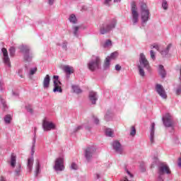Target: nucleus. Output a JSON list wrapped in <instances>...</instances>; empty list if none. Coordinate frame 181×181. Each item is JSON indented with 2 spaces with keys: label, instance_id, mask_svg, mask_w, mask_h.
<instances>
[{
  "label": "nucleus",
  "instance_id": "bf43d9fd",
  "mask_svg": "<svg viewBox=\"0 0 181 181\" xmlns=\"http://www.w3.org/2000/svg\"><path fill=\"white\" fill-rule=\"evenodd\" d=\"M0 181H6V178L5 177H1Z\"/></svg>",
  "mask_w": 181,
  "mask_h": 181
},
{
  "label": "nucleus",
  "instance_id": "6ab92c4d",
  "mask_svg": "<svg viewBox=\"0 0 181 181\" xmlns=\"http://www.w3.org/2000/svg\"><path fill=\"white\" fill-rule=\"evenodd\" d=\"M42 84H43L44 88H49L50 86V76H49V74L46 75L45 77L44 78Z\"/></svg>",
  "mask_w": 181,
  "mask_h": 181
},
{
  "label": "nucleus",
  "instance_id": "a211bd4d",
  "mask_svg": "<svg viewBox=\"0 0 181 181\" xmlns=\"http://www.w3.org/2000/svg\"><path fill=\"white\" fill-rule=\"evenodd\" d=\"M155 123H152L150 129V142L153 144L155 142Z\"/></svg>",
  "mask_w": 181,
  "mask_h": 181
},
{
  "label": "nucleus",
  "instance_id": "a878e982",
  "mask_svg": "<svg viewBox=\"0 0 181 181\" xmlns=\"http://www.w3.org/2000/svg\"><path fill=\"white\" fill-rule=\"evenodd\" d=\"M72 90L74 93H76V94H81V93H83V90H81V89L80 88V87L76 86V85H73L72 86Z\"/></svg>",
  "mask_w": 181,
  "mask_h": 181
},
{
  "label": "nucleus",
  "instance_id": "6e6552de",
  "mask_svg": "<svg viewBox=\"0 0 181 181\" xmlns=\"http://www.w3.org/2000/svg\"><path fill=\"white\" fill-rule=\"evenodd\" d=\"M162 121L163 122V125H165L167 128H170L175 124L173 117H172V115H170L169 113L165 114L163 117Z\"/></svg>",
  "mask_w": 181,
  "mask_h": 181
},
{
  "label": "nucleus",
  "instance_id": "72a5a7b5",
  "mask_svg": "<svg viewBox=\"0 0 181 181\" xmlns=\"http://www.w3.org/2000/svg\"><path fill=\"white\" fill-rule=\"evenodd\" d=\"M138 69H139V75L141 76V77H145V71H144V69H142V66H138Z\"/></svg>",
  "mask_w": 181,
  "mask_h": 181
},
{
  "label": "nucleus",
  "instance_id": "4be33fe9",
  "mask_svg": "<svg viewBox=\"0 0 181 181\" xmlns=\"http://www.w3.org/2000/svg\"><path fill=\"white\" fill-rule=\"evenodd\" d=\"M40 174V163L39 160L36 161V166H35V177H37L38 175Z\"/></svg>",
  "mask_w": 181,
  "mask_h": 181
},
{
  "label": "nucleus",
  "instance_id": "a18cd8bd",
  "mask_svg": "<svg viewBox=\"0 0 181 181\" xmlns=\"http://www.w3.org/2000/svg\"><path fill=\"white\" fill-rule=\"evenodd\" d=\"M150 56H151V58L152 59V60H155L156 59V56L155 52H153V50L150 51Z\"/></svg>",
  "mask_w": 181,
  "mask_h": 181
},
{
  "label": "nucleus",
  "instance_id": "423d86ee",
  "mask_svg": "<svg viewBox=\"0 0 181 181\" xmlns=\"http://www.w3.org/2000/svg\"><path fill=\"white\" fill-rule=\"evenodd\" d=\"M54 169L56 172H63L64 170V158L59 157L55 159Z\"/></svg>",
  "mask_w": 181,
  "mask_h": 181
},
{
  "label": "nucleus",
  "instance_id": "680f3d73",
  "mask_svg": "<svg viewBox=\"0 0 181 181\" xmlns=\"http://www.w3.org/2000/svg\"><path fill=\"white\" fill-rule=\"evenodd\" d=\"M0 90H1V91H2V83L1 82H0Z\"/></svg>",
  "mask_w": 181,
  "mask_h": 181
},
{
  "label": "nucleus",
  "instance_id": "c85d7f7f",
  "mask_svg": "<svg viewBox=\"0 0 181 181\" xmlns=\"http://www.w3.org/2000/svg\"><path fill=\"white\" fill-rule=\"evenodd\" d=\"M69 21L71 23H77V18L76 17V15L74 14H71L70 16H69Z\"/></svg>",
  "mask_w": 181,
  "mask_h": 181
},
{
  "label": "nucleus",
  "instance_id": "4c0bfd02",
  "mask_svg": "<svg viewBox=\"0 0 181 181\" xmlns=\"http://www.w3.org/2000/svg\"><path fill=\"white\" fill-rule=\"evenodd\" d=\"M0 101L4 110H6V108H8V105H6V101H5L4 99H2V98H0Z\"/></svg>",
  "mask_w": 181,
  "mask_h": 181
},
{
  "label": "nucleus",
  "instance_id": "0eeeda50",
  "mask_svg": "<svg viewBox=\"0 0 181 181\" xmlns=\"http://www.w3.org/2000/svg\"><path fill=\"white\" fill-rule=\"evenodd\" d=\"M132 17L133 25H136L139 21V13H138V8L135 2L132 4Z\"/></svg>",
  "mask_w": 181,
  "mask_h": 181
},
{
  "label": "nucleus",
  "instance_id": "473e14b6",
  "mask_svg": "<svg viewBox=\"0 0 181 181\" xmlns=\"http://www.w3.org/2000/svg\"><path fill=\"white\" fill-rule=\"evenodd\" d=\"M78 29H80V27L78 26H74L73 28L74 30V36H76V37H78Z\"/></svg>",
  "mask_w": 181,
  "mask_h": 181
},
{
  "label": "nucleus",
  "instance_id": "a19ab883",
  "mask_svg": "<svg viewBox=\"0 0 181 181\" xmlns=\"http://www.w3.org/2000/svg\"><path fill=\"white\" fill-rule=\"evenodd\" d=\"M112 45V42H111L110 40H107L103 45V47H108V46H111Z\"/></svg>",
  "mask_w": 181,
  "mask_h": 181
},
{
  "label": "nucleus",
  "instance_id": "4d7b16f0",
  "mask_svg": "<svg viewBox=\"0 0 181 181\" xmlns=\"http://www.w3.org/2000/svg\"><path fill=\"white\" fill-rule=\"evenodd\" d=\"M49 5H53L54 4V0H48Z\"/></svg>",
  "mask_w": 181,
  "mask_h": 181
},
{
  "label": "nucleus",
  "instance_id": "bb28decb",
  "mask_svg": "<svg viewBox=\"0 0 181 181\" xmlns=\"http://www.w3.org/2000/svg\"><path fill=\"white\" fill-rule=\"evenodd\" d=\"M64 71H65V73H66V74H71V73H73V68L67 65L64 66Z\"/></svg>",
  "mask_w": 181,
  "mask_h": 181
},
{
  "label": "nucleus",
  "instance_id": "49530a36",
  "mask_svg": "<svg viewBox=\"0 0 181 181\" xmlns=\"http://www.w3.org/2000/svg\"><path fill=\"white\" fill-rule=\"evenodd\" d=\"M162 6H163V9H165V11H166V9H168V1H166V0L163 1Z\"/></svg>",
  "mask_w": 181,
  "mask_h": 181
},
{
  "label": "nucleus",
  "instance_id": "864d4df0",
  "mask_svg": "<svg viewBox=\"0 0 181 181\" xmlns=\"http://www.w3.org/2000/svg\"><path fill=\"white\" fill-rule=\"evenodd\" d=\"M22 71L23 70L22 69H18V76H20V77H21V78H23V75H22Z\"/></svg>",
  "mask_w": 181,
  "mask_h": 181
},
{
  "label": "nucleus",
  "instance_id": "1a4fd4ad",
  "mask_svg": "<svg viewBox=\"0 0 181 181\" xmlns=\"http://www.w3.org/2000/svg\"><path fill=\"white\" fill-rule=\"evenodd\" d=\"M53 83H54V93H63V89L62 88V82L59 80V76L54 75L53 76Z\"/></svg>",
  "mask_w": 181,
  "mask_h": 181
},
{
  "label": "nucleus",
  "instance_id": "cd10ccee",
  "mask_svg": "<svg viewBox=\"0 0 181 181\" xmlns=\"http://www.w3.org/2000/svg\"><path fill=\"white\" fill-rule=\"evenodd\" d=\"M105 135H106V136H110V137L112 138V136H114V130H112L111 129H106Z\"/></svg>",
  "mask_w": 181,
  "mask_h": 181
},
{
  "label": "nucleus",
  "instance_id": "dca6fc26",
  "mask_svg": "<svg viewBox=\"0 0 181 181\" xmlns=\"http://www.w3.org/2000/svg\"><path fill=\"white\" fill-rule=\"evenodd\" d=\"M1 52L3 54L4 63L6 64V66H8V67H11V59L8 55V50L6 48H2Z\"/></svg>",
  "mask_w": 181,
  "mask_h": 181
},
{
  "label": "nucleus",
  "instance_id": "338daca9",
  "mask_svg": "<svg viewBox=\"0 0 181 181\" xmlns=\"http://www.w3.org/2000/svg\"><path fill=\"white\" fill-rule=\"evenodd\" d=\"M142 172H145V169H143V170H142Z\"/></svg>",
  "mask_w": 181,
  "mask_h": 181
},
{
  "label": "nucleus",
  "instance_id": "393cba45",
  "mask_svg": "<svg viewBox=\"0 0 181 181\" xmlns=\"http://www.w3.org/2000/svg\"><path fill=\"white\" fill-rule=\"evenodd\" d=\"M110 62H111V59H110V57H107L103 65L105 70L110 69Z\"/></svg>",
  "mask_w": 181,
  "mask_h": 181
},
{
  "label": "nucleus",
  "instance_id": "69168bd1",
  "mask_svg": "<svg viewBox=\"0 0 181 181\" xmlns=\"http://www.w3.org/2000/svg\"><path fill=\"white\" fill-rule=\"evenodd\" d=\"M123 181H131V180H128V178H125V180Z\"/></svg>",
  "mask_w": 181,
  "mask_h": 181
},
{
  "label": "nucleus",
  "instance_id": "c9c22d12",
  "mask_svg": "<svg viewBox=\"0 0 181 181\" xmlns=\"http://www.w3.org/2000/svg\"><path fill=\"white\" fill-rule=\"evenodd\" d=\"M25 110L28 111V112H30V114H33V109L32 108L31 105H25Z\"/></svg>",
  "mask_w": 181,
  "mask_h": 181
},
{
  "label": "nucleus",
  "instance_id": "8fccbe9b",
  "mask_svg": "<svg viewBox=\"0 0 181 181\" xmlns=\"http://www.w3.org/2000/svg\"><path fill=\"white\" fill-rule=\"evenodd\" d=\"M94 122L96 125H98L100 124V119L98 118L93 116Z\"/></svg>",
  "mask_w": 181,
  "mask_h": 181
},
{
  "label": "nucleus",
  "instance_id": "5701e85b",
  "mask_svg": "<svg viewBox=\"0 0 181 181\" xmlns=\"http://www.w3.org/2000/svg\"><path fill=\"white\" fill-rule=\"evenodd\" d=\"M16 165V156H15V153L11 154V168H15Z\"/></svg>",
  "mask_w": 181,
  "mask_h": 181
},
{
  "label": "nucleus",
  "instance_id": "f704fd0d",
  "mask_svg": "<svg viewBox=\"0 0 181 181\" xmlns=\"http://www.w3.org/2000/svg\"><path fill=\"white\" fill-rule=\"evenodd\" d=\"M117 56H118V52H115L112 53L110 57H110V60H114L115 59H117Z\"/></svg>",
  "mask_w": 181,
  "mask_h": 181
},
{
  "label": "nucleus",
  "instance_id": "f257e3e1",
  "mask_svg": "<svg viewBox=\"0 0 181 181\" xmlns=\"http://www.w3.org/2000/svg\"><path fill=\"white\" fill-rule=\"evenodd\" d=\"M88 69L90 71H95V70H100L101 69V58L98 56H92L91 59L88 62Z\"/></svg>",
  "mask_w": 181,
  "mask_h": 181
},
{
  "label": "nucleus",
  "instance_id": "f3484780",
  "mask_svg": "<svg viewBox=\"0 0 181 181\" xmlns=\"http://www.w3.org/2000/svg\"><path fill=\"white\" fill-rule=\"evenodd\" d=\"M88 97L91 104L95 105L97 100H98V95H97V92L90 91Z\"/></svg>",
  "mask_w": 181,
  "mask_h": 181
},
{
  "label": "nucleus",
  "instance_id": "2f4dec72",
  "mask_svg": "<svg viewBox=\"0 0 181 181\" xmlns=\"http://www.w3.org/2000/svg\"><path fill=\"white\" fill-rule=\"evenodd\" d=\"M21 168H22V165H21V164H18L16 166V169L15 170L16 176H19V175H21Z\"/></svg>",
  "mask_w": 181,
  "mask_h": 181
},
{
  "label": "nucleus",
  "instance_id": "b1692460",
  "mask_svg": "<svg viewBox=\"0 0 181 181\" xmlns=\"http://www.w3.org/2000/svg\"><path fill=\"white\" fill-rule=\"evenodd\" d=\"M105 121H111L112 119V112L111 110H107L105 116Z\"/></svg>",
  "mask_w": 181,
  "mask_h": 181
},
{
  "label": "nucleus",
  "instance_id": "9b49d317",
  "mask_svg": "<svg viewBox=\"0 0 181 181\" xmlns=\"http://www.w3.org/2000/svg\"><path fill=\"white\" fill-rule=\"evenodd\" d=\"M170 175V169L169 168V166L166 165V163H160L158 165V175Z\"/></svg>",
  "mask_w": 181,
  "mask_h": 181
},
{
  "label": "nucleus",
  "instance_id": "412c9836",
  "mask_svg": "<svg viewBox=\"0 0 181 181\" xmlns=\"http://www.w3.org/2000/svg\"><path fill=\"white\" fill-rule=\"evenodd\" d=\"M158 74L161 76L162 78H165V77H166V71L165 70L163 65H159Z\"/></svg>",
  "mask_w": 181,
  "mask_h": 181
},
{
  "label": "nucleus",
  "instance_id": "79ce46f5",
  "mask_svg": "<svg viewBox=\"0 0 181 181\" xmlns=\"http://www.w3.org/2000/svg\"><path fill=\"white\" fill-rule=\"evenodd\" d=\"M158 162L159 160L157 158V157H154L153 163L151 164V168H155V165H158Z\"/></svg>",
  "mask_w": 181,
  "mask_h": 181
},
{
  "label": "nucleus",
  "instance_id": "f03ea898",
  "mask_svg": "<svg viewBox=\"0 0 181 181\" xmlns=\"http://www.w3.org/2000/svg\"><path fill=\"white\" fill-rule=\"evenodd\" d=\"M37 128L35 127L34 128V138L33 140V146L31 148V157L28 158V163H27V168L28 169V172H32L33 169V162H34V158H33V155L35 154V145L36 144V131Z\"/></svg>",
  "mask_w": 181,
  "mask_h": 181
},
{
  "label": "nucleus",
  "instance_id": "58836bf2",
  "mask_svg": "<svg viewBox=\"0 0 181 181\" xmlns=\"http://www.w3.org/2000/svg\"><path fill=\"white\" fill-rule=\"evenodd\" d=\"M136 134V129H135V127L132 126L130 132L131 136H135Z\"/></svg>",
  "mask_w": 181,
  "mask_h": 181
},
{
  "label": "nucleus",
  "instance_id": "603ef678",
  "mask_svg": "<svg viewBox=\"0 0 181 181\" xmlns=\"http://www.w3.org/2000/svg\"><path fill=\"white\" fill-rule=\"evenodd\" d=\"M126 172H127V175H129L130 179H133L134 178V175H132L131 173V172H129V170H127Z\"/></svg>",
  "mask_w": 181,
  "mask_h": 181
},
{
  "label": "nucleus",
  "instance_id": "4468645a",
  "mask_svg": "<svg viewBox=\"0 0 181 181\" xmlns=\"http://www.w3.org/2000/svg\"><path fill=\"white\" fill-rule=\"evenodd\" d=\"M42 128L44 131H52V129H56V125L53 122L45 119L42 122Z\"/></svg>",
  "mask_w": 181,
  "mask_h": 181
},
{
  "label": "nucleus",
  "instance_id": "c03bdc74",
  "mask_svg": "<svg viewBox=\"0 0 181 181\" xmlns=\"http://www.w3.org/2000/svg\"><path fill=\"white\" fill-rule=\"evenodd\" d=\"M112 0H103V5H105V6H111V1Z\"/></svg>",
  "mask_w": 181,
  "mask_h": 181
},
{
  "label": "nucleus",
  "instance_id": "5fc2aeb1",
  "mask_svg": "<svg viewBox=\"0 0 181 181\" xmlns=\"http://www.w3.org/2000/svg\"><path fill=\"white\" fill-rule=\"evenodd\" d=\"M158 181H163V175H158Z\"/></svg>",
  "mask_w": 181,
  "mask_h": 181
},
{
  "label": "nucleus",
  "instance_id": "de8ad7c7",
  "mask_svg": "<svg viewBox=\"0 0 181 181\" xmlns=\"http://www.w3.org/2000/svg\"><path fill=\"white\" fill-rule=\"evenodd\" d=\"M151 49H156V50H158V52H159V45H156V44L151 45Z\"/></svg>",
  "mask_w": 181,
  "mask_h": 181
},
{
  "label": "nucleus",
  "instance_id": "ddd939ff",
  "mask_svg": "<svg viewBox=\"0 0 181 181\" xmlns=\"http://www.w3.org/2000/svg\"><path fill=\"white\" fill-rule=\"evenodd\" d=\"M112 146L116 153H119V155H122V153H124V148L119 141L117 140L113 141Z\"/></svg>",
  "mask_w": 181,
  "mask_h": 181
},
{
  "label": "nucleus",
  "instance_id": "39448f33",
  "mask_svg": "<svg viewBox=\"0 0 181 181\" xmlns=\"http://www.w3.org/2000/svg\"><path fill=\"white\" fill-rule=\"evenodd\" d=\"M21 53L23 54L24 60L30 62L33 59V53L30 52V48L28 45H21L19 47Z\"/></svg>",
  "mask_w": 181,
  "mask_h": 181
},
{
  "label": "nucleus",
  "instance_id": "2eb2a0df",
  "mask_svg": "<svg viewBox=\"0 0 181 181\" xmlns=\"http://www.w3.org/2000/svg\"><path fill=\"white\" fill-rule=\"evenodd\" d=\"M139 62L140 65L139 66H141V67H144V69L149 70V62H148V59H146V57H145V54H144V53L140 54Z\"/></svg>",
  "mask_w": 181,
  "mask_h": 181
},
{
  "label": "nucleus",
  "instance_id": "c756f323",
  "mask_svg": "<svg viewBox=\"0 0 181 181\" xmlns=\"http://www.w3.org/2000/svg\"><path fill=\"white\" fill-rule=\"evenodd\" d=\"M8 52L10 53V56L11 57H13V56H15V53L16 52V49H15L14 47H11L8 49Z\"/></svg>",
  "mask_w": 181,
  "mask_h": 181
},
{
  "label": "nucleus",
  "instance_id": "3c124183",
  "mask_svg": "<svg viewBox=\"0 0 181 181\" xmlns=\"http://www.w3.org/2000/svg\"><path fill=\"white\" fill-rule=\"evenodd\" d=\"M62 49L67 50V42L64 41L62 44Z\"/></svg>",
  "mask_w": 181,
  "mask_h": 181
},
{
  "label": "nucleus",
  "instance_id": "f8f14e48",
  "mask_svg": "<svg viewBox=\"0 0 181 181\" xmlns=\"http://www.w3.org/2000/svg\"><path fill=\"white\" fill-rule=\"evenodd\" d=\"M156 90L158 93V94L161 97V98H163L164 100H166L168 98V95L166 94V91L165 90V88L163 86L159 83H157L156 85Z\"/></svg>",
  "mask_w": 181,
  "mask_h": 181
},
{
  "label": "nucleus",
  "instance_id": "37998d69",
  "mask_svg": "<svg viewBox=\"0 0 181 181\" xmlns=\"http://www.w3.org/2000/svg\"><path fill=\"white\" fill-rule=\"evenodd\" d=\"M71 169H72V170H77V169H78V165H77L76 163H72L71 164Z\"/></svg>",
  "mask_w": 181,
  "mask_h": 181
},
{
  "label": "nucleus",
  "instance_id": "ea45409f",
  "mask_svg": "<svg viewBox=\"0 0 181 181\" xmlns=\"http://www.w3.org/2000/svg\"><path fill=\"white\" fill-rule=\"evenodd\" d=\"M175 94L177 95H181V85L180 84L177 86V88L175 90Z\"/></svg>",
  "mask_w": 181,
  "mask_h": 181
},
{
  "label": "nucleus",
  "instance_id": "7ed1b4c3",
  "mask_svg": "<svg viewBox=\"0 0 181 181\" xmlns=\"http://www.w3.org/2000/svg\"><path fill=\"white\" fill-rule=\"evenodd\" d=\"M117 25V19H112L109 23L102 24L100 28V35H105L108 32H111Z\"/></svg>",
  "mask_w": 181,
  "mask_h": 181
},
{
  "label": "nucleus",
  "instance_id": "7c9ffc66",
  "mask_svg": "<svg viewBox=\"0 0 181 181\" xmlns=\"http://www.w3.org/2000/svg\"><path fill=\"white\" fill-rule=\"evenodd\" d=\"M12 119V117H11V115H7L4 117V122L6 124H11V121Z\"/></svg>",
  "mask_w": 181,
  "mask_h": 181
},
{
  "label": "nucleus",
  "instance_id": "e433bc0d",
  "mask_svg": "<svg viewBox=\"0 0 181 181\" xmlns=\"http://www.w3.org/2000/svg\"><path fill=\"white\" fill-rule=\"evenodd\" d=\"M36 71H37V67L30 69V72H29L30 76H33V74H36Z\"/></svg>",
  "mask_w": 181,
  "mask_h": 181
},
{
  "label": "nucleus",
  "instance_id": "052dcab7",
  "mask_svg": "<svg viewBox=\"0 0 181 181\" xmlns=\"http://www.w3.org/2000/svg\"><path fill=\"white\" fill-rule=\"evenodd\" d=\"M13 95H14L15 97H18V95H19V93L13 92Z\"/></svg>",
  "mask_w": 181,
  "mask_h": 181
},
{
  "label": "nucleus",
  "instance_id": "aec40b11",
  "mask_svg": "<svg viewBox=\"0 0 181 181\" xmlns=\"http://www.w3.org/2000/svg\"><path fill=\"white\" fill-rule=\"evenodd\" d=\"M170 47H172V44H168V45L165 49H163L161 51H159L161 56H163V57H166V56L169 54V50H170Z\"/></svg>",
  "mask_w": 181,
  "mask_h": 181
},
{
  "label": "nucleus",
  "instance_id": "0e129e2a",
  "mask_svg": "<svg viewBox=\"0 0 181 181\" xmlns=\"http://www.w3.org/2000/svg\"><path fill=\"white\" fill-rule=\"evenodd\" d=\"M96 177H97V179H100V174H96Z\"/></svg>",
  "mask_w": 181,
  "mask_h": 181
},
{
  "label": "nucleus",
  "instance_id": "e2e57ef3",
  "mask_svg": "<svg viewBox=\"0 0 181 181\" xmlns=\"http://www.w3.org/2000/svg\"><path fill=\"white\" fill-rule=\"evenodd\" d=\"M115 3H118V2H121V0H114Z\"/></svg>",
  "mask_w": 181,
  "mask_h": 181
},
{
  "label": "nucleus",
  "instance_id": "6e6d98bb",
  "mask_svg": "<svg viewBox=\"0 0 181 181\" xmlns=\"http://www.w3.org/2000/svg\"><path fill=\"white\" fill-rule=\"evenodd\" d=\"M115 70H116L117 71H119V70H121V66H119V64H117V65L115 66Z\"/></svg>",
  "mask_w": 181,
  "mask_h": 181
},
{
  "label": "nucleus",
  "instance_id": "20e7f679",
  "mask_svg": "<svg viewBox=\"0 0 181 181\" xmlns=\"http://www.w3.org/2000/svg\"><path fill=\"white\" fill-rule=\"evenodd\" d=\"M141 23H146L148 21H149V18L151 17V13H149V9H148V6L146 4L141 3Z\"/></svg>",
  "mask_w": 181,
  "mask_h": 181
},
{
  "label": "nucleus",
  "instance_id": "13d9d810",
  "mask_svg": "<svg viewBox=\"0 0 181 181\" xmlns=\"http://www.w3.org/2000/svg\"><path fill=\"white\" fill-rule=\"evenodd\" d=\"M178 166L181 168V157L178 158Z\"/></svg>",
  "mask_w": 181,
  "mask_h": 181
},
{
  "label": "nucleus",
  "instance_id": "9d476101",
  "mask_svg": "<svg viewBox=\"0 0 181 181\" xmlns=\"http://www.w3.org/2000/svg\"><path fill=\"white\" fill-rule=\"evenodd\" d=\"M94 153H95V148L94 146L88 147L85 150V158L88 162H90L93 159Z\"/></svg>",
  "mask_w": 181,
  "mask_h": 181
},
{
  "label": "nucleus",
  "instance_id": "09e8293b",
  "mask_svg": "<svg viewBox=\"0 0 181 181\" xmlns=\"http://www.w3.org/2000/svg\"><path fill=\"white\" fill-rule=\"evenodd\" d=\"M81 129H83V126H78L75 129H74V132H78Z\"/></svg>",
  "mask_w": 181,
  "mask_h": 181
}]
</instances>
